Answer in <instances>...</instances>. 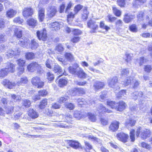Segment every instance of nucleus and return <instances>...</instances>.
Here are the masks:
<instances>
[{
	"instance_id": "obj_48",
	"label": "nucleus",
	"mask_w": 152,
	"mask_h": 152,
	"mask_svg": "<svg viewBox=\"0 0 152 152\" xmlns=\"http://www.w3.org/2000/svg\"><path fill=\"white\" fill-rule=\"evenodd\" d=\"M135 130L134 129H132L130 132V138L131 141L134 142L135 141Z\"/></svg>"
},
{
	"instance_id": "obj_33",
	"label": "nucleus",
	"mask_w": 152,
	"mask_h": 152,
	"mask_svg": "<svg viewBox=\"0 0 152 152\" xmlns=\"http://www.w3.org/2000/svg\"><path fill=\"white\" fill-rule=\"evenodd\" d=\"M69 98L68 96H65L61 97L58 99V102L60 104L64 103L65 104L67 103Z\"/></svg>"
},
{
	"instance_id": "obj_16",
	"label": "nucleus",
	"mask_w": 152,
	"mask_h": 152,
	"mask_svg": "<svg viewBox=\"0 0 152 152\" xmlns=\"http://www.w3.org/2000/svg\"><path fill=\"white\" fill-rule=\"evenodd\" d=\"M37 36L39 40H42L43 41H45L47 39V34L46 30L44 29L42 32H41L39 31H38L37 32Z\"/></svg>"
},
{
	"instance_id": "obj_29",
	"label": "nucleus",
	"mask_w": 152,
	"mask_h": 152,
	"mask_svg": "<svg viewBox=\"0 0 152 152\" xmlns=\"http://www.w3.org/2000/svg\"><path fill=\"white\" fill-rule=\"evenodd\" d=\"M68 143L71 147L75 149L78 148L80 145V144L78 142L75 141L70 140Z\"/></svg>"
},
{
	"instance_id": "obj_42",
	"label": "nucleus",
	"mask_w": 152,
	"mask_h": 152,
	"mask_svg": "<svg viewBox=\"0 0 152 152\" xmlns=\"http://www.w3.org/2000/svg\"><path fill=\"white\" fill-rule=\"evenodd\" d=\"M116 18L111 15H108L106 18V20L109 22H113L115 20Z\"/></svg>"
},
{
	"instance_id": "obj_60",
	"label": "nucleus",
	"mask_w": 152,
	"mask_h": 152,
	"mask_svg": "<svg viewBox=\"0 0 152 152\" xmlns=\"http://www.w3.org/2000/svg\"><path fill=\"white\" fill-rule=\"evenodd\" d=\"M78 69L74 68L73 67L70 66L69 68V72L72 74H76L77 72V69Z\"/></svg>"
},
{
	"instance_id": "obj_3",
	"label": "nucleus",
	"mask_w": 152,
	"mask_h": 152,
	"mask_svg": "<svg viewBox=\"0 0 152 152\" xmlns=\"http://www.w3.org/2000/svg\"><path fill=\"white\" fill-rule=\"evenodd\" d=\"M151 135V132L149 129L139 127L137 129L136 135L140 137L143 139H145Z\"/></svg>"
},
{
	"instance_id": "obj_63",
	"label": "nucleus",
	"mask_w": 152,
	"mask_h": 152,
	"mask_svg": "<svg viewBox=\"0 0 152 152\" xmlns=\"http://www.w3.org/2000/svg\"><path fill=\"white\" fill-rule=\"evenodd\" d=\"M0 2L4 3L6 7H9L10 5L12 4V3L10 2L7 0H0Z\"/></svg>"
},
{
	"instance_id": "obj_2",
	"label": "nucleus",
	"mask_w": 152,
	"mask_h": 152,
	"mask_svg": "<svg viewBox=\"0 0 152 152\" xmlns=\"http://www.w3.org/2000/svg\"><path fill=\"white\" fill-rule=\"evenodd\" d=\"M5 65V68H3L0 70V77H4L7 75L8 73L14 72L15 71V65L10 62L8 63Z\"/></svg>"
},
{
	"instance_id": "obj_22",
	"label": "nucleus",
	"mask_w": 152,
	"mask_h": 152,
	"mask_svg": "<svg viewBox=\"0 0 152 152\" xmlns=\"http://www.w3.org/2000/svg\"><path fill=\"white\" fill-rule=\"evenodd\" d=\"M136 122V121L134 119L130 118L129 119H127L125 123V125L127 127L129 128L130 126H134Z\"/></svg>"
},
{
	"instance_id": "obj_18",
	"label": "nucleus",
	"mask_w": 152,
	"mask_h": 152,
	"mask_svg": "<svg viewBox=\"0 0 152 152\" xmlns=\"http://www.w3.org/2000/svg\"><path fill=\"white\" fill-rule=\"evenodd\" d=\"M61 22L59 23L58 22H55L50 23L49 27L52 29V30L56 31L59 29L61 27Z\"/></svg>"
},
{
	"instance_id": "obj_50",
	"label": "nucleus",
	"mask_w": 152,
	"mask_h": 152,
	"mask_svg": "<svg viewBox=\"0 0 152 152\" xmlns=\"http://www.w3.org/2000/svg\"><path fill=\"white\" fill-rule=\"evenodd\" d=\"M65 106L66 107L70 110H73L75 107L74 105L71 103H66L65 104Z\"/></svg>"
},
{
	"instance_id": "obj_46",
	"label": "nucleus",
	"mask_w": 152,
	"mask_h": 152,
	"mask_svg": "<svg viewBox=\"0 0 152 152\" xmlns=\"http://www.w3.org/2000/svg\"><path fill=\"white\" fill-rule=\"evenodd\" d=\"M75 14V13L73 14L72 12H70L67 15V22L69 24H70V21H72L71 19L73 18L74 17V15Z\"/></svg>"
},
{
	"instance_id": "obj_14",
	"label": "nucleus",
	"mask_w": 152,
	"mask_h": 152,
	"mask_svg": "<svg viewBox=\"0 0 152 152\" xmlns=\"http://www.w3.org/2000/svg\"><path fill=\"white\" fill-rule=\"evenodd\" d=\"M33 13V10L31 7H26L23 9V15L24 17L27 18L32 15Z\"/></svg>"
},
{
	"instance_id": "obj_54",
	"label": "nucleus",
	"mask_w": 152,
	"mask_h": 152,
	"mask_svg": "<svg viewBox=\"0 0 152 152\" xmlns=\"http://www.w3.org/2000/svg\"><path fill=\"white\" fill-rule=\"evenodd\" d=\"M13 21L15 23L22 24L23 21V20L20 17H17L14 19Z\"/></svg>"
},
{
	"instance_id": "obj_5",
	"label": "nucleus",
	"mask_w": 152,
	"mask_h": 152,
	"mask_svg": "<svg viewBox=\"0 0 152 152\" xmlns=\"http://www.w3.org/2000/svg\"><path fill=\"white\" fill-rule=\"evenodd\" d=\"M132 81L134 83L133 86L134 88H137L139 84L140 83L138 80L129 77L126 78L124 81L122 82L121 83L124 86H126L129 84Z\"/></svg>"
},
{
	"instance_id": "obj_62",
	"label": "nucleus",
	"mask_w": 152,
	"mask_h": 152,
	"mask_svg": "<svg viewBox=\"0 0 152 152\" xmlns=\"http://www.w3.org/2000/svg\"><path fill=\"white\" fill-rule=\"evenodd\" d=\"M18 75H20L22 74L24 72V68L23 67H19L18 69Z\"/></svg>"
},
{
	"instance_id": "obj_26",
	"label": "nucleus",
	"mask_w": 152,
	"mask_h": 152,
	"mask_svg": "<svg viewBox=\"0 0 152 152\" xmlns=\"http://www.w3.org/2000/svg\"><path fill=\"white\" fill-rule=\"evenodd\" d=\"M45 17V9L43 8L40 9L38 11V18L39 21L42 22Z\"/></svg>"
},
{
	"instance_id": "obj_39",
	"label": "nucleus",
	"mask_w": 152,
	"mask_h": 152,
	"mask_svg": "<svg viewBox=\"0 0 152 152\" xmlns=\"http://www.w3.org/2000/svg\"><path fill=\"white\" fill-rule=\"evenodd\" d=\"M47 99H43L40 102L39 106V108L41 109H44L47 104Z\"/></svg>"
},
{
	"instance_id": "obj_51",
	"label": "nucleus",
	"mask_w": 152,
	"mask_h": 152,
	"mask_svg": "<svg viewBox=\"0 0 152 152\" xmlns=\"http://www.w3.org/2000/svg\"><path fill=\"white\" fill-rule=\"evenodd\" d=\"M83 7V6L80 4H78L75 6L74 10L75 14H77L82 9Z\"/></svg>"
},
{
	"instance_id": "obj_12",
	"label": "nucleus",
	"mask_w": 152,
	"mask_h": 152,
	"mask_svg": "<svg viewBox=\"0 0 152 152\" xmlns=\"http://www.w3.org/2000/svg\"><path fill=\"white\" fill-rule=\"evenodd\" d=\"M116 137L119 140L124 142H127L129 138L128 135L123 132L118 133L116 135Z\"/></svg>"
},
{
	"instance_id": "obj_4",
	"label": "nucleus",
	"mask_w": 152,
	"mask_h": 152,
	"mask_svg": "<svg viewBox=\"0 0 152 152\" xmlns=\"http://www.w3.org/2000/svg\"><path fill=\"white\" fill-rule=\"evenodd\" d=\"M27 67L28 70L31 72H33L35 70H37L39 73H42L43 72L41 66L36 62L29 64Z\"/></svg>"
},
{
	"instance_id": "obj_41",
	"label": "nucleus",
	"mask_w": 152,
	"mask_h": 152,
	"mask_svg": "<svg viewBox=\"0 0 152 152\" xmlns=\"http://www.w3.org/2000/svg\"><path fill=\"white\" fill-rule=\"evenodd\" d=\"M23 106H24L26 108L30 107L31 105V102L28 99H24L22 100Z\"/></svg>"
},
{
	"instance_id": "obj_45",
	"label": "nucleus",
	"mask_w": 152,
	"mask_h": 152,
	"mask_svg": "<svg viewBox=\"0 0 152 152\" xmlns=\"http://www.w3.org/2000/svg\"><path fill=\"white\" fill-rule=\"evenodd\" d=\"M141 147L148 150H150L151 149V147L150 145L144 142H142L140 145Z\"/></svg>"
},
{
	"instance_id": "obj_24",
	"label": "nucleus",
	"mask_w": 152,
	"mask_h": 152,
	"mask_svg": "<svg viewBox=\"0 0 152 152\" xmlns=\"http://www.w3.org/2000/svg\"><path fill=\"white\" fill-rule=\"evenodd\" d=\"M77 102L78 105L82 107H83V105L85 104L86 103L88 104H91L92 105L94 104V102L93 101H89L88 102H87L84 99L82 98L78 99Z\"/></svg>"
},
{
	"instance_id": "obj_20",
	"label": "nucleus",
	"mask_w": 152,
	"mask_h": 152,
	"mask_svg": "<svg viewBox=\"0 0 152 152\" xmlns=\"http://www.w3.org/2000/svg\"><path fill=\"white\" fill-rule=\"evenodd\" d=\"M60 117L63 118L61 121L66 122L67 123H69L72 119V116L69 113L66 114L65 115H61Z\"/></svg>"
},
{
	"instance_id": "obj_32",
	"label": "nucleus",
	"mask_w": 152,
	"mask_h": 152,
	"mask_svg": "<svg viewBox=\"0 0 152 152\" xmlns=\"http://www.w3.org/2000/svg\"><path fill=\"white\" fill-rule=\"evenodd\" d=\"M28 25L32 28H34L37 25V20L33 19L31 18L27 21Z\"/></svg>"
},
{
	"instance_id": "obj_40",
	"label": "nucleus",
	"mask_w": 152,
	"mask_h": 152,
	"mask_svg": "<svg viewBox=\"0 0 152 152\" xmlns=\"http://www.w3.org/2000/svg\"><path fill=\"white\" fill-rule=\"evenodd\" d=\"M88 116L89 119L92 122H95L96 120V116L93 114L90 113H88Z\"/></svg>"
},
{
	"instance_id": "obj_56",
	"label": "nucleus",
	"mask_w": 152,
	"mask_h": 152,
	"mask_svg": "<svg viewBox=\"0 0 152 152\" xmlns=\"http://www.w3.org/2000/svg\"><path fill=\"white\" fill-rule=\"evenodd\" d=\"M11 97L15 102L21 99V97L20 96H16L14 94H11Z\"/></svg>"
},
{
	"instance_id": "obj_57",
	"label": "nucleus",
	"mask_w": 152,
	"mask_h": 152,
	"mask_svg": "<svg viewBox=\"0 0 152 152\" xmlns=\"http://www.w3.org/2000/svg\"><path fill=\"white\" fill-rule=\"evenodd\" d=\"M56 50L59 52H61L64 50V48L61 44L58 45L56 47Z\"/></svg>"
},
{
	"instance_id": "obj_25",
	"label": "nucleus",
	"mask_w": 152,
	"mask_h": 152,
	"mask_svg": "<svg viewBox=\"0 0 152 152\" xmlns=\"http://www.w3.org/2000/svg\"><path fill=\"white\" fill-rule=\"evenodd\" d=\"M17 11L12 9H10L7 12V16L8 18H11L14 17L17 14Z\"/></svg>"
},
{
	"instance_id": "obj_61",
	"label": "nucleus",
	"mask_w": 152,
	"mask_h": 152,
	"mask_svg": "<svg viewBox=\"0 0 152 152\" xmlns=\"http://www.w3.org/2000/svg\"><path fill=\"white\" fill-rule=\"evenodd\" d=\"M39 95V96H44L47 94V92L45 90H40L38 92Z\"/></svg>"
},
{
	"instance_id": "obj_35",
	"label": "nucleus",
	"mask_w": 152,
	"mask_h": 152,
	"mask_svg": "<svg viewBox=\"0 0 152 152\" xmlns=\"http://www.w3.org/2000/svg\"><path fill=\"white\" fill-rule=\"evenodd\" d=\"M53 71L55 73L59 74L62 73V70L61 67L57 64H55L54 65Z\"/></svg>"
},
{
	"instance_id": "obj_7",
	"label": "nucleus",
	"mask_w": 152,
	"mask_h": 152,
	"mask_svg": "<svg viewBox=\"0 0 152 152\" xmlns=\"http://www.w3.org/2000/svg\"><path fill=\"white\" fill-rule=\"evenodd\" d=\"M118 78L116 77L109 78L108 81V85L110 87L113 88H116V90L119 89L120 87L117 85Z\"/></svg>"
},
{
	"instance_id": "obj_6",
	"label": "nucleus",
	"mask_w": 152,
	"mask_h": 152,
	"mask_svg": "<svg viewBox=\"0 0 152 152\" xmlns=\"http://www.w3.org/2000/svg\"><path fill=\"white\" fill-rule=\"evenodd\" d=\"M31 82L34 86L37 87L38 88H41L44 85V83L41 80L40 78L37 76L33 77L32 79Z\"/></svg>"
},
{
	"instance_id": "obj_58",
	"label": "nucleus",
	"mask_w": 152,
	"mask_h": 152,
	"mask_svg": "<svg viewBox=\"0 0 152 152\" xmlns=\"http://www.w3.org/2000/svg\"><path fill=\"white\" fill-rule=\"evenodd\" d=\"M47 79L50 81L53 80L54 79V75L50 72L47 73Z\"/></svg>"
},
{
	"instance_id": "obj_43",
	"label": "nucleus",
	"mask_w": 152,
	"mask_h": 152,
	"mask_svg": "<svg viewBox=\"0 0 152 152\" xmlns=\"http://www.w3.org/2000/svg\"><path fill=\"white\" fill-rule=\"evenodd\" d=\"M17 62L19 67H23L25 65L26 61L24 59H20L17 60Z\"/></svg>"
},
{
	"instance_id": "obj_55",
	"label": "nucleus",
	"mask_w": 152,
	"mask_h": 152,
	"mask_svg": "<svg viewBox=\"0 0 152 152\" xmlns=\"http://www.w3.org/2000/svg\"><path fill=\"white\" fill-rule=\"evenodd\" d=\"M129 73V70L128 69H123L121 72V74L122 76L125 77Z\"/></svg>"
},
{
	"instance_id": "obj_38",
	"label": "nucleus",
	"mask_w": 152,
	"mask_h": 152,
	"mask_svg": "<svg viewBox=\"0 0 152 152\" xmlns=\"http://www.w3.org/2000/svg\"><path fill=\"white\" fill-rule=\"evenodd\" d=\"M25 56L26 59L31 60L35 58V55L32 52H28L26 53Z\"/></svg>"
},
{
	"instance_id": "obj_49",
	"label": "nucleus",
	"mask_w": 152,
	"mask_h": 152,
	"mask_svg": "<svg viewBox=\"0 0 152 152\" xmlns=\"http://www.w3.org/2000/svg\"><path fill=\"white\" fill-rule=\"evenodd\" d=\"M100 27L106 31H107L110 29V27L105 25L103 21H101L100 24Z\"/></svg>"
},
{
	"instance_id": "obj_64",
	"label": "nucleus",
	"mask_w": 152,
	"mask_h": 152,
	"mask_svg": "<svg viewBox=\"0 0 152 152\" xmlns=\"http://www.w3.org/2000/svg\"><path fill=\"white\" fill-rule=\"evenodd\" d=\"M52 61L51 60L48 59L46 61L45 64L46 67L49 69L51 68V64L52 63Z\"/></svg>"
},
{
	"instance_id": "obj_13",
	"label": "nucleus",
	"mask_w": 152,
	"mask_h": 152,
	"mask_svg": "<svg viewBox=\"0 0 152 152\" xmlns=\"http://www.w3.org/2000/svg\"><path fill=\"white\" fill-rule=\"evenodd\" d=\"M18 44L23 47L28 48L30 44V40L28 38H24L21 39L18 42Z\"/></svg>"
},
{
	"instance_id": "obj_59",
	"label": "nucleus",
	"mask_w": 152,
	"mask_h": 152,
	"mask_svg": "<svg viewBox=\"0 0 152 152\" xmlns=\"http://www.w3.org/2000/svg\"><path fill=\"white\" fill-rule=\"evenodd\" d=\"M14 109V107L12 106L9 107L6 109V112L7 114H10L12 113Z\"/></svg>"
},
{
	"instance_id": "obj_28",
	"label": "nucleus",
	"mask_w": 152,
	"mask_h": 152,
	"mask_svg": "<svg viewBox=\"0 0 152 152\" xmlns=\"http://www.w3.org/2000/svg\"><path fill=\"white\" fill-rule=\"evenodd\" d=\"M143 96V93L141 91H135L132 93V96L133 99L134 100H136L139 97H140L142 98Z\"/></svg>"
},
{
	"instance_id": "obj_47",
	"label": "nucleus",
	"mask_w": 152,
	"mask_h": 152,
	"mask_svg": "<svg viewBox=\"0 0 152 152\" xmlns=\"http://www.w3.org/2000/svg\"><path fill=\"white\" fill-rule=\"evenodd\" d=\"M133 18V17L132 16L128 15H125L124 20L126 23H128L132 20Z\"/></svg>"
},
{
	"instance_id": "obj_52",
	"label": "nucleus",
	"mask_w": 152,
	"mask_h": 152,
	"mask_svg": "<svg viewBox=\"0 0 152 152\" xmlns=\"http://www.w3.org/2000/svg\"><path fill=\"white\" fill-rule=\"evenodd\" d=\"M74 116L77 119H80L82 117V114L80 111H75L74 113Z\"/></svg>"
},
{
	"instance_id": "obj_37",
	"label": "nucleus",
	"mask_w": 152,
	"mask_h": 152,
	"mask_svg": "<svg viewBox=\"0 0 152 152\" xmlns=\"http://www.w3.org/2000/svg\"><path fill=\"white\" fill-rule=\"evenodd\" d=\"M65 58L68 61H72L74 60L73 56L70 53H66L65 54Z\"/></svg>"
},
{
	"instance_id": "obj_23",
	"label": "nucleus",
	"mask_w": 152,
	"mask_h": 152,
	"mask_svg": "<svg viewBox=\"0 0 152 152\" xmlns=\"http://www.w3.org/2000/svg\"><path fill=\"white\" fill-rule=\"evenodd\" d=\"M118 104V106L117 107L116 110L122 111H123L126 108V104L123 101H120Z\"/></svg>"
},
{
	"instance_id": "obj_36",
	"label": "nucleus",
	"mask_w": 152,
	"mask_h": 152,
	"mask_svg": "<svg viewBox=\"0 0 152 152\" xmlns=\"http://www.w3.org/2000/svg\"><path fill=\"white\" fill-rule=\"evenodd\" d=\"M68 83L67 80L65 79H60L58 82V86L61 87H64Z\"/></svg>"
},
{
	"instance_id": "obj_27",
	"label": "nucleus",
	"mask_w": 152,
	"mask_h": 152,
	"mask_svg": "<svg viewBox=\"0 0 152 152\" xmlns=\"http://www.w3.org/2000/svg\"><path fill=\"white\" fill-rule=\"evenodd\" d=\"M104 86V83L99 81H96L94 85V87L96 90L101 89L103 88Z\"/></svg>"
},
{
	"instance_id": "obj_44",
	"label": "nucleus",
	"mask_w": 152,
	"mask_h": 152,
	"mask_svg": "<svg viewBox=\"0 0 152 152\" xmlns=\"http://www.w3.org/2000/svg\"><path fill=\"white\" fill-rule=\"evenodd\" d=\"M113 10L114 14L117 16H120L121 14V12L119 10L117 9L115 6L113 7Z\"/></svg>"
},
{
	"instance_id": "obj_1",
	"label": "nucleus",
	"mask_w": 152,
	"mask_h": 152,
	"mask_svg": "<svg viewBox=\"0 0 152 152\" xmlns=\"http://www.w3.org/2000/svg\"><path fill=\"white\" fill-rule=\"evenodd\" d=\"M28 82L27 77L26 76H23L18 80L17 83L10 81L9 80H4L3 84L6 87L10 89H12L20 85H23L27 83Z\"/></svg>"
},
{
	"instance_id": "obj_21",
	"label": "nucleus",
	"mask_w": 152,
	"mask_h": 152,
	"mask_svg": "<svg viewBox=\"0 0 152 152\" xmlns=\"http://www.w3.org/2000/svg\"><path fill=\"white\" fill-rule=\"evenodd\" d=\"M76 75L78 77L81 78H85L87 76V74L84 72L83 70L80 68H79V69H77Z\"/></svg>"
},
{
	"instance_id": "obj_53",
	"label": "nucleus",
	"mask_w": 152,
	"mask_h": 152,
	"mask_svg": "<svg viewBox=\"0 0 152 152\" xmlns=\"http://www.w3.org/2000/svg\"><path fill=\"white\" fill-rule=\"evenodd\" d=\"M144 14V12L143 11H141L139 12L137 15V18L138 21H141L142 20H144L143 19Z\"/></svg>"
},
{
	"instance_id": "obj_8",
	"label": "nucleus",
	"mask_w": 152,
	"mask_h": 152,
	"mask_svg": "<svg viewBox=\"0 0 152 152\" xmlns=\"http://www.w3.org/2000/svg\"><path fill=\"white\" fill-rule=\"evenodd\" d=\"M85 90L82 88H72L71 90V92L70 94L71 96H74L76 95L83 94L85 93Z\"/></svg>"
},
{
	"instance_id": "obj_31",
	"label": "nucleus",
	"mask_w": 152,
	"mask_h": 152,
	"mask_svg": "<svg viewBox=\"0 0 152 152\" xmlns=\"http://www.w3.org/2000/svg\"><path fill=\"white\" fill-rule=\"evenodd\" d=\"M107 105L109 106L113 109H115L117 110V107L118 106V104L116 102L111 101L110 100H108L107 101Z\"/></svg>"
},
{
	"instance_id": "obj_10",
	"label": "nucleus",
	"mask_w": 152,
	"mask_h": 152,
	"mask_svg": "<svg viewBox=\"0 0 152 152\" xmlns=\"http://www.w3.org/2000/svg\"><path fill=\"white\" fill-rule=\"evenodd\" d=\"M88 27L92 30L91 31V33L95 32V30L98 28V25L96 24V22L92 20H90L87 23Z\"/></svg>"
},
{
	"instance_id": "obj_11",
	"label": "nucleus",
	"mask_w": 152,
	"mask_h": 152,
	"mask_svg": "<svg viewBox=\"0 0 152 152\" xmlns=\"http://www.w3.org/2000/svg\"><path fill=\"white\" fill-rule=\"evenodd\" d=\"M56 10L54 6H49L47 8V15L49 17L54 16L56 12Z\"/></svg>"
},
{
	"instance_id": "obj_19",
	"label": "nucleus",
	"mask_w": 152,
	"mask_h": 152,
	"mask_svg": "<svg viewBox=\"0 0 152 152\" xmlns=\"http://www.w3.org/2000/svg\"><path fill=\"white\" fill-rule=\"evenodd\" d=\"M119 122L115 121L111 123L109 129L112 132H115L118 130L119 128Z\"/></svg>"
},
{
	"instance_id": "obj_30",
	"label": "nucleus",
	"mask_w": 152,
	"mask_h": 152,
	"mask_svg": "<svg viewBox=\"0 0 152 152\" xmlns=\"http://www.w3.org/2000/svg\"><path fill=\"white\" fill-rule=\"evenodd\" d=\"M28 115L32 118H36L38 116L37 113L33 109H31L29 110Z\"/></svg>"
},
{
	"instance_id": "obj_17",
	"label": "nucleus",
	"mask_w": 152,
	"mask_h": 152,
	"mask_svg": "<svg viewBox=\"0 0 152 152\" xmlns=\"http://www.w3.org/2000/svg\"><path fill=\"white\" fill-rule=\"evenodd\" d=\"M98 111V113H99V115H101L102 113H110L112 111L106 108L104 106H103L102 104H100L97 109Z\"/></svg>"
},
{
	"instance_id": "obj_9",
	"label": "nucleus",
	"mask_w": 152,
	"mask_h": 152,
	"mask_svg": "<svg viewBox=\"0 0 152 152\" xmlns=\"http://www.w3.org/2000/svg\"><path fill=\"white\" fill-rule=\"evenodd\" d=\"M11 30L14 31L15 36L17 37L20 38L22 37V32L21 27L13 26L11 28Z\"/></svg>"
},
{
	"instance_id": "obj_34",
	"label": "nucleus",
	"mask_w": 152,
	"mask_h": 152,
	"mask_svg": "<svg viewBox=\"0 0 152 152\" xmlns=\"http://www.w3.org/2000/svg\"><path fill=\"white\" fill-rule=\"evenodd\" d=\"M38 43L34 40H31V42L29 45V48H30L34 50L36 49L38 47Z\"/></svg>"
},
{
	"instance_id": "obj_15",
	"label": "nucleus",
	"mask_w": 152,
	"mask_h": 152,
	"mask_svg": "<svg viewBox=\"0 0 152 152\" xmlns=\"http://www.w3.org/2000/svg\"><path fill=\"white\" fill-rule=\"evenodd\" d=\"M20 53V51L18 49L15 50V51L12 50H9L6 52V54L8 57L11 58L15 55H19Z\"/></svg>"
}]
</instances>
